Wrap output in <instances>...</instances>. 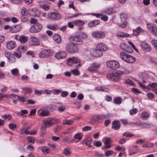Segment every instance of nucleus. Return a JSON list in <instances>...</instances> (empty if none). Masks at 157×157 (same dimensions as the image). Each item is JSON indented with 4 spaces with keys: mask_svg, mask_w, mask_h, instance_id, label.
<instances>
[{
    "mask_svg": "<svg viewBox=\"0 0 157 157\" xmlns=\"http://www.w3.org/2000/svg\"><path fill=\"white\" fill-rule=\"evenodd\" d=\"M2 117L5 120H7L10 121V120L12 118V116L10 114H9L8 115H4L2 116Z\"/></svg>",
    "mask_w": 157,
    "mask_h": 157,
    "instance_id": "nucleus-51",
    "label": "nucleus"
},
{
    "mask_svg": "<svg viewBox=\"0 0 157 157\" xmlns=\"http://www.w3.org/2000/svg\"><path fill=\"white\" fill-rule=\"evenodd\" d=\"M122 98L120 97L115 98L113 100V102L114 103L119 105L121 103Z\"/></svg>",
    "mask_w": 157,
    "mask_h": 157,
    "instance_id": "nucleus-41",
    "label": "nucleus"
},
{
    "mask_svg": "<svg viewBox=\"0 0 157 157\" xmlns=\"http://www.w3.org/2000/svg\"><path fill=\"white\" fill-rule=\"evenodd\" d=\"M147 88L148 90H151L157 94V84L156 83L153 82L149 84Z\"/></svg>",
    "mask_w": 157,
    "mask_h": 157,
    "instance_id": "nucleus-17",
    "label": "nucleus"
},
{
    "mask_svg": "<svg viewBox=\"0 0 157 157\" xmlns=\"http://www.w3.org/2000/svg\"><path fill=\"white\" fill-rule=\"evenodd\" d=\"M41 151L44 154H46L50 152V150L47 147H43L41 148Z\"/></svg>",
    "mask_w": 157,
    "mask_h": 157,
    "instance_id": "nucleus-39",
    "label": "nucleus"
},
{
    "mask_svg": "<svg viewBox=\"0 0 157 157\" xmlns=\"http://www.w3.org/2000/svg\"><path fill=\"white\" fill-rule=\"evenodd\" d=\"M7 55L6 56L7 57V59L11 63H14L15 62L16 59L13 56L9 57L10 53L9 52H6L5 54V55Z\"/></svg>",
    "mask_w": 157,
    "mask_h": 157,
    "instance_id": "nucleus-31",
    "label": "nucleus"
},
{
    "mask_svg": "<svg viewBox=\"0 0 157 157\" xmlns=\"http://www.w3.org/2000/svg\"><path fill=\"white\" fill-rule=\"evenodd\" d=\"M144 32L145 30L140 26L137 27L136 29L133 30V34L135 36H138L140 33Z\"/></svg>",
    "mask_w": 157,
    "mask_h": 157,
    "instance_id": "nucleus-20",
    "label": "nucleus"
},
{
    "mask_svg": "<svg viewBox=\"0 0 157 157\" xmlns=\"http://www.w3.org/2000/svg\"><path fill=\"white\" fill-rule=\"evenodd\" d=\"M16 46L15 42L13 41L8 42L6 44V47L9 49H12L14 48Z\"/></svg>",
    "mask_w": 157,
    "mask_h": 157,
    "instance_id": "nucleus-22",
    "label": "nucleus"
},
{
    "mask_svg": "<svg viewBox=\"0 0 157 157\" xmlns=\"http://www.w3.org/2000/svg\"><path fill=\"white\" fill-rule=\"evenodd\" d=\"M61 96L63 98L66 97L68 94V93L67 91H61Z\"/></svg>",
    "mask_w": 157,
    "mask_h": 157,
    "instance_id": "nucleus-62",
    "label": "nucleus"
},
{
    "mask_svg": "<svg viewBox=\"0 0 157 157\" xmlns=\"http://www.w3.org/2000/svg\"><path fill=\"white\" fill-rule=\"evenodd\" d=\"M99 63H94L91 64L87 68V70L90 72H94L98 69L100 66Z\"/></svg>",
    "mask_w": 157,
    "mask_h": 157,
    "instance_id": "nucleus-15",
    "label": "nucleus"
},
{
    "mask_svg": "<svg viewBox=\"0 0 157 157\" xmlns=\"http://www.w3.org/2000/svg\"><path fill=\"white\" fill-rule=\"evenodd\" d=\"M147 29L151 31V33L154 35H157V27L154 24L150 23H147L146 25Z\"/></svg>",
    "mask_w": 157,
    "mask_h": 157,
    "instance_id": "nucleus-8",
    "label": "nucleus"
},
{
    "mask_svg": "<svg viewBox=\"0 0 157 157\" xmlns=\"http://www.w3.org/2000/svg\"><path fill=\"white\" fill-rule=\"evenodd\" d=\"M40 6L45 10H48L49 9V6L46 4L44 2L40 1L39 2Z\"/></svg>",
    "mask_w": 157,
    "mask_h": 157,
    "instance_id": "nucleus-26",
    "label": "nucleus"
},
{
    "mask_svg": "<svg viewBox=\"0 0 157 157\" xmlns=\"http://www.w3.org/2000/svg\"><path fill=\"white\" fill-rule=\"evenodd\" d=\"M17 98L20 102H25V100L27 98L25 96H17Z\"/></svg>",
    "mask_w": 157,
    "mask_h": 157,
    "instance_id": "nucleus-49",
    "label": "nucleus"
},
{
    "mask_svg": "<svg viewBox=\"0 0 157 157\" xmlns=\"http://www.w3.org/2000/svg\"><path fill=\"white\" fill-rule=\"evenodd\" d=\"M47 27L48 29L53 30H56L58 29V25L56 24L47 25Z\"/></svg>",
    "mask_w": 157,
    "mask_h": 157,
    "instance_id": "nucleus-28",
    "label": "nucleus"
},
{
    "mask_svg": "<svg viewBox=\"0 0 157 157\" xmlns=\"http://www.w3.org/2000/svg\"><path fill=\"white\" fill-rule=\"evenodd\" d=\"M151 43L155 49L157 50V40L155 39L152 40L151 41Z\"/></svg>",
    "mask_w": 157,
    "mask_h": 157,
    "instance_id": "nucleus-56",
    "label": "nucleus"
},
{
    "mask_svg": "<svg viewBox=\"0 0 157 157\" xmlns=\"http://www.w3.org/2000/svg\"><path fill=\"white\" fill-rule=\"evenodd\" d=\"M10 1L12 3L16 4H20L22 1V0H10Z\"/></svg>",
    "mask_w": 157,
    "mask_h": 157,
    "instance_id": "nucleus-63",
    "label": "nucleus"
},
{
    "mask_svg": "<svg viewBox=\"0 0 157 157\" xmlns=\"http://www.w3.org/2000/svg\"><path fill=\"white\" fill-rule=\"evenodd\" d=\"M137 112V110L136 109H132L130 110L129 113L131 115H133Z\"/></svg>",
    "mask_w": 157,
    "mask_h": 157,
    "instance_id": "nucleus-60",
    "label": "nucleus"
},
{
    "mask_svg": "<svg viewBox=\"0 0 157 157\" xmlns=\"http://www.w3.org/2000/svg\"><path fill=\"white\" fill-rule=\"evenodd\" d=\"M140 46L143 51L145 52H150L151 50L150 45L144 41L140 42Z\"/></svg>",
    "mask_w": 157,
    "mask_h": 157,
    "instance_id": "nucleus-9",
    "label": "nucleus"
},
{
    "mask_svg": "<svg viewBox=\"0 0 157 157\" xmlns=\"http://www.w3.org/2000/svg\"><path fill=\"white\" fill-rule=\"evenodd\" d=\"M113 8H110L108 9L105 11L106 13L108 15H110L113 13Z\"/></svg>",
    "mask_w": 157,
    "mask_h": 157,
    "instance_id": "nucleus-57",
    "label": "nucleus"
},
{
    "mask_svg": "<svg viewBox=\"0 0 157 157\" xmlns=\"http://www.w3.org/2000/svg\"><path fill=\"white\" fill-rule=\"evenodd\" d=\"M125 51L129 53H132L133 52L132 49L128 45Z\"/></svg>",
    "mask_w": 157,
    "mask_h": 157,
    "instance_id": "nucleus-61",
    "label": "nucleus"
},
{
    "mask_svg": "<svg viewBox=\"0 0 157 157\" xmlns=\"http://www.w3.org/2000/svg\"><path fill=\"white\" fill-rule=\"evenodd\" d=\"M27 140L28 142L34 143L35 142L34 138L31 136H29L27 138Z\"/></svg>",
    "mask_w": 157,
    "mask_h": 157,
    "instance_id": "nucleus-64",
    "label": "nucleus"
},
{
    "mask_svg": "<svg viewBox=\"0 0 157 157\" xmlns=\"http://www.w3.org/2000/svg\"><path fill=\"white\" fill-rule=\"evenodd\" d=\"M82 138V136L80 133H77L75 134L74 136L75 139H77L80 140Z\"/></svg>",
    "mask_w": 157,
    "mask_h": 157,
    "instance_id": "nucleus-47",
    "label": "nucleus"
},
{
    "mask_svg": "<svg viewBox=\"0 0 157 157\" xmlns=\"http://www.w3.org/2000/svg\"><path fill=\"white\" fill-rule=\"evenodd\" d=\"M63 153L66 156L70 155L71 154L70 149L69 148H65L63 151Z\"/></svg>",
    "mask_w": 157,
    "mask_h": 157,
    "instance_id": "nucleus-40",
    "label": "nucleus"
},
{
    "mask_svg": "<svg viewBox=\"0 0 157 157\" xmlns=\"http://www.w3.org/2000/svg\"><path fill=\"white\" fill-rule=\"evenodd\" d=\"M92 138H86L85 139L81 141V143L82 144H85L86 146L89 147H91V144L92 142Z\"/></svg>",
    "mask_w": 157,
    "mask_h": 157,
    "instance_id": "nucleus-25",
    "label": "nucleus"
},
{
    "mask_svg": "<svg viewBox=\"0 0 157 157\" xmlns=\"http://www.w3.org/2000/svg\"><path fill=\"white\" fill-rule=\"evenodd\" d=\"M79 36L80 37H81L82 39H86L87 37V34L86 33L83 32L79 34Z\"/></svg>",
    "mask_w": 157,
    "mask_h": 157,
    "instance_id": "nucleus-58",
    "label": "nucleus"
},
{
    "mask_svg": "<svg viewBox=\"0 0 157 157\" xmlns=\"http://www.w3.org/2000/svg\"><path fill=\"white\" fill-rule=\"evenodd\" d=\"M92 35L94 37L100 39L103 38L105 36V33L101 31H94L92 33Z\"/></svg>",
    "mask_w": 157,
    "mask_h": 157,
    "instance_id": "nucleus-14",
    "label": "nucleus"
},
{
    "mask_svg": "<svg viewBox=\"0 0 157 157\" xmlns=\"http://www.w3.org/2000/svg\"><path fill=\"white\" fill-rule=\"evenodd\" d=\"M28 38L27 37L22 35L20 36L19 41L22 43H25L28 40Z\"/></svg>",
    "mask_w": 157,
    "mask_h": 157,
    "instance_id": "nucleus-42",
    "label": "nucleus"
},
{
    "mask_svg": "<svg viewBox=\"0 0 157 157\" xmlns=\"http://www.w3.org/2000/svg\"><path fill=\"white\" fill-rule=\"evenodd\" d=\"M20 112L17 113V115L18 116H22L23 114H27L28 113L27 110L26 109L21 110Z\"/></svg>",
    "mask_w": 157,
    "mask_h": 157,
    "instance_id": "nucleus-50",
    "label": "nucleus"
},
{
    "mask_svg": "<svg viewBox=\"0 0 157 157\" xmlns=\"http://www.w3.org/2000/svg\"><path fill=\"white\" fill-rule=\"evenodd\" d=\"M133 124L135 125V126L139 127H148L147 124L145 123H143L140 121L138 122L134 123Z\"/></svg>",
    "mask_w": 157,
    "mask_h": 157,
    "instance_id": "nucleus-33",
    "label": "nucleus"
},
{
    "mask_svg": "<svg viewBox=\"0 0 157 157\" xmlns=\"http://www.w3.org/2000/svg\"><path fill=\"white\" fill-rule=\"evenodd\" d=\"M75 64V67H78L81 66L80 60L75 57H72L69 58L67 60V64L70 67H74Z\"/></svg>",
    "mask_w": 157,
    "mask_h": 157,
    "instance_id": "nucleus-2",
    "label": "nucleus"
},
{
    "mask_svg": "<svg viewBox=\"0 0 157 157\" xmlns=\"http://www.w3.org/2000/svg\"><path fill=\"white\" fill-rule=\"evenodd\" d=\"M62 141L64 142L70 144L73 143L74 142V140L67 136H65L62 139Z\"/></svg>",
    "mask_w": 157,
    "mask_h": 157,
    "instance_id": "nucleus-34",
    "label": "nucleus"
},
{
    "mask_svg": "<svg viewBox=\"0 0 157 157\" xmlns=\"http://www.w3.org/2000/svg\"><path fill=\"white\" fill-rule=\"evenodd\" d=\"M48 36L45 35H43L39 37V40L42 42H45L47 41Z\"/></svg>",
    "mask_w": 157,
    "mask_h": 157,
    "instance_id": "nucleus-45",
    "label": "nucleus"
},
{
    "mask_svg": "<svg viewBox=\"0 0 157 157\" xmlns=\"http://www.w3.org/2000/svg\"><path fill=\"white\" fill-rule=\"evenodd\" d=\"M21 28V25H16L10 29V31L12 33H16L20 31Z\"/></svg>",
    "mask_w": 157,
    "mask_h": 157,
    "instance_id": "nucleus-21",
    "label": "nucleus"
},
{
    "mask_svg": "<svg viewBox=\"0 0 157 157\" xmlns=\"http://www.w3.org/2000/svg\"><path fill=\"white\" fill-rule=\"evenodd\" d=\"M113 152L112 150H106L105 152V155L106 156H109L113 154Z\"/></svg>",
    "mask_w": 157,
    "mask_h": 157,
    "instance_id": "nucleus-52",
    "label": "nucleus"
},
{
    "mask_svg": "<svg viewBox=\"0 0 157 157\" xmlns=\"http://www.w3.org/2000/svg\"><path fill=\"white\" fill-rule=\"evenodd\" d=\"M53 54V52L51 50L44 49L40 52L39 56L40 58H47L52 56Z\"/></svg>",
    "mask_w": 157,
    "mask_h": 157,
    "instance_id": "nucleus-5",
    "label": "nucleus"
},
{
    "mask_svg": "<svg viewBox=\"0 0 157 157\" xmlns=\"http://www.w3.org/2000/svg\"><path fill=\"white\" fill-rule=\"evenodd\" d=\"M37 133L36 131L35 130H33L31 131H25V133L26 135H34Z\"/></svg>",
    "mask_w": 157,
    "mask_h": 157,
    "instance_id": "nucleus-48",
    "label": "nucleus"
},
{
    "mask_svg": "<svg viewBox=\"0 0 157 157\" xmlns=\"http://www.w3.org/2000/svg\"><path fill=\"white\" fill-rule=\"evenodd\" d=\"M66 48L67 51L70 54L77 52L79 50L78 48L72 43H67L66 45Z\"/></svg>",
    "mask_w": 157,
    "mask_h": 157,
    "instance_id": "nucleus-4",
    "label": "nucleus"
},
{
    "mask_svg": "<svg viewBox=\"0 0 157 157\" xmlns=\"http://www.w3.org/2000/svg\"><path fill=\"white\" fill-rule=\"evenodd\" d=\"M122 71L119 70L117 71H110L109 73L106 75L107 78L117 82L121 80V76L122 75Z\"/></svg>",
    "mask_w": 157,
    "mask_h": 157,
    "instance_id": "nucleus-1",
    "label": "nucleus"
},
{
    "mask_svg": "<svg viewBox=\"0 0 157 157\" xmlns=\"http://www.w3.org/2000/svg\"><path fill=\"white\" fill-rule=\"evenodd\" d=\"M30 11V14L33 16L37 17L39 15L40 12L37 10L33 9H31Z\"/></svg>",
    "mask_w": 157,
    "mask_h": 157,
    "instance_id": "nucleus-24",
    "label": "nucleus"
},
{
    "mask_svg": "<svg viewBox=\"0 0 157 157\" xmlns=\"http://www.w3.org/2000/svg\"><path fill=\"white\" fill-rule=\"evenodd\" d=\"M91 55L94 57H101L102 55V52L97 49H93L91 51Z\"/></svg>",
    "mask_w": 157,
    "mask_h": 157,
    "instance_id": "nucleus-16",
    "label": "nucleus"
},
{
    "mask_svg": "<svg viewBox=\"0 0 157 157\" xmlns=\"http://www.w3.org/2000/svg\"><path fill=\"white\" fill-rule=\"evenodd\" d=\"M11 72L13 75L17 76L19 74V70L18 69L15 68L12 69L11 70Z\"/></svg>",
    "mask_w": 157,
    "mask_h": 157,
    "instance_id": "nucleus-46",
    "label": "nucleus"
},
{
    "mask_svg": "<svg viewBox=\"0 0 157 157\" xmlns=\"http://www.w3.org/2000/svg\"><path fill=\"white\" fill-rule=\"evenodd\" d=\"M95 89L97 90L104 91L105 92H108L109 91V89L103 87H96L95 88Z\"/></svg>",
    "mask_w": 157,
    "mask_h": 157,
    "instance_id": "nucleus-38",
    "label": "nucleus"
},
{
    "mask_svg": "<svg viewBox=\"0 0 157 157\" xmlns=\"http://www.w3.org/2000/svg\"><path fill=\"white\" fill-rule=\"evenodd\" d=\"M128 45L125 43H121L120 45V47L123 50L125 51Z\"/></svg>",
    "mask_w": 157,
    "mask_h": 157,
    "instance_id": "nucleus-54",
    "label": "nucleus"
},
{
    "mask_svg": "<svg viewBox=\"0 0 157 157\" xmlns=\"http://www.w3.org/2000/svg\"><path fill=\"white\" fill-rule=\"evenodd\" d=\"M67 54L65 51H60L57 52L55 55V57L58 59H62L65 58Z\"/></svg>",
    "mask_w": 157,
    "mask_h": 157,
    "instance_id": "nucleus-13",
    "label": "nucleus"
},
{
    "mask_svg": "<svg viewBox=\"0 0 157 157\" xmlns=\"http://www.w3.org/2000/svg\"><path fill=\"white\" fill-rule=\"evenodd\" d=\"M125 83L130 86H134V83L130 79H128L125 81Z\"/></svg>",
    "mask_w": 157,
    "mask_h": 157,
    "instance_id": "nucleus-55",
    "label": "nucleus"
},
{
    "mask_svg": "<svg viewBox=\"0 0 157 157\" xmlns=\"http://www.w3.org/2000/svg\"><path fill=\"white\" fill-rule=\"evenodd\" d=\"M22 89L25 93H30L32 92V89L30 88H23Z\"/></svg>",
    "mask_w": 157,
    "mask_h": 157,
    "instance_id": "nucleus-53",
    "label": "nucleus"
},
{
    "mask_svg": "<svg viewBox=\"0 0 157 157\" xmlns=\"http://www.w3.org/2000/svg\"><path fill=\"white\" fill-rule=\"evenodd\" d=\"M112 128H120L121 125L119 121L115 120L112 122Z\"/></svg>",
    "mask_w": 157,
    "mask_h": 157,
    "instance_id": "nucleus-36",
    "label": "nucleus"
},
{
    "mask_svg": "<svg viewBox=\"0 0 157 157\" xmlns=\"http://www.w3.org/2000/svg\"><path fill=\"white\" fill-rule=\"evenodd\" d=\"M111 142V140L110 138H107L105 139L104 142V144H105V148H109L111 147V145L110 144Z\"/></svg>",
    "mask_w": 157,
    "mask_h": 157,
    "instance_id": "nucleus-23",
    "label": "nucleus"
},
{
    "mask_svg": "<svg viewBox=\"0 0 157 157\" xmlns=\"http://www.w3.org/2000/svg\"><path fill=\"white\" fill-rule=\"evenodd\" d=\"M120 56L122 60L128 63H132L136 60L134 57L124 52H120Z\"/></svg>",
    "mask_w": 157,
    "mask_h": 157,
    "instance_id": "nucleus-3",
    "label": "nucleus"
},
{
    "mask_svg": "<svg viewBox=\"0 0 157 157\" xmlns=\"http://www.w3.org/2000/svg\"><path fill=\"white\" fill-rule=\"evenodd\" d=\"M57 119L52 118L44 121L43 124L45 127H51L57 122Z\"/></svg>",
    "mask_w": 157,
    "mask_h": 157,
    "instance_id": "nucleus-12",
    "label": "nucleus"
},
{
    "mask_svg": "<svg viewBox=\"0 0 157 157\" xmlns=\"http://www.w3.org/2000/svg\"><path fill=\"white\" fill-rule=\"evenodd\" d=\"M73 23L76 26H81L85 24V22L81 20H77L73 21Z\"/></svg>",
    "mask_w": 157,
    "mask_h": 157,
    "instance_id": "nucleus-30",
    "label": "nucleus"
},
{
    "mask_svg": "<svg viewBox=\"0 0 157 157\" xmlns=\"http://www.w3.org/2000/svg\"><path fill=\"white\" fill-rule=\"evenodd\" d=\"M42 28V26L40 24L36 23L31 27L29 31L32 33H36L40 31Z\"/></svg>",
    "mask_w": 157,
    "mask_h": 157,
    "instance_id": "nucleus-7",
    "label": "nucleus"
},
{
    "mask_svg": "<svg viewBox=\"0 0 157 157\" xmlns=\"http://www.w3.org/2000/svg\"><path fill=\"white\" fill-rule=\"evenodd\" d=\"M117 36L121 37H128L130 35L125 33L122 32H118L117 34Z\"/></svg>",
    "mask_w": 157,
    "mask_h": 157,
    "instance_id": "nucleus-29",
    "label": "nucleus"
},
{
    "mask_svg": "<svg viewBox=\"0 0 157 157\" xmlns=\"http://www.w3.org/2000/svg\"><path fill=\"white\" fill-rule=\"evenodd\" d=\"M41 110L42 111L40 113L41 116L43 117L47 116L49 115V113L48 111L43 110L42 108L41 109Z\"/></svg>",
    "mask_w": 157,
    "mask_h": 157,
    "instance_id": "nucleus-43",
    "label": "nucleus"
},
{
    "mask_svg": "<svg viewBox=\"0 0 157 157\" xmlns=\"http://www.w3.org/2000/svg\"><path fill=\"white\" fill-rule=\"evenodd\" d=\"M72 73L74 75L78 76L79 75L78 71L77 69H74L71 71Z\"/></svg>",
    "mask_w": 157,
    "mask_h": 157,
    "instance_id": "nucleus-59",
    "label": "nucleus"
},
{
    "mask_svg": "<svg viewBox=\"0 0 157 157\" xmlns=\"http://www.w3.org/2000/svg\"><path fill=\"white\" fill-rule=\"evenodd\" d=\"M48 18L52 21H58L61 17V15L58 13L51 12L48 14Z\"/></svg>",
    "mask_w": 157,
    "mask_h": 157,
    "instance_id": "nucleus-6",
    "label": "nucleus"
},
{
    "mask_svg": "<svg viewBox=\"0 0 157 157\" xmlns=\"http://www.w3.org/2000/svg\"><path fill=\"white\" fill-rule=\"evenodd\" d=\"M29 43L30 45L36 46L39 45V40L34 36H31L29 39Z\"/></svg>",
    "mask_w": 157,
    "mask_h": 157,
    "instance_id": "nucleus-18",
    "label": "nucleus"
},
{
    "mask_svg": "<svg viewBox=\"0 0 157 157\" xmlns=\"http://www.w3.org/2000/svg\"><path fill=\"white\" fill-rule=\"evenodd\" d=\"M69 39L70 41L75 44L79 45L82 44V41L79 35L71 36Z\"/></svg>",
    "mask_w": 157,
    "mask_h": 157,
    "instance_id": "nucleus-11",
    "label": "nucleus"
},
{
    "mask_svg": "<svg viewBox=\"0 0 157 157\" xmlns=\"http://www.w3.org/2000/svg\"><path fill=\"white\" fill-rule=\"evenodd\" d=\"M106 64L107 67L110 68L117 69L120 67L119 63L115 60L109 61Z\"/></svg>",
    "mask_w": 157,
    "mask_h": 157,
    "instance_id": "nucleus-10",
    "label": "nucleus"
},
{
    "mask_svg": "<svg viewBox=\"0 0 157 157\" xmlns=\"http://www.w3.org/2000/svg\"><path fill=\"white\" fill-rule=\"evenodd\" d=\"M149 117V115L148 113L146 112H143L141 114V117L142 119L143 120H146Z\"/></svg>",
    "mask_w": 157,
    "mask_h": 157,
    "instance_id": "nucleus-37",
    "label": "nucleus"
},
{
    "mask_svg": "<svg viewBox=\"0 0 157 157\" xmlns=\"http://www.w3.org/2000/svg\"><path fill=\"white\" fill-rule=\"evenodd\" d=\"M17 51L20 53H24L26 51V47L23 46H20L18 48Z\"/></svg>",
    "mask_w": 157,
    "mask_h": 157,
    "instance_id": "nucleus-35",
    "label": "nucleus"
},
{
    "mask_svg": "<svg viewBox=\"0 0 157 157\" xmlns=\"http://www.w3.org/2000/svg\"><path fill=\"white\" fill-rule=\"evenodd\" d=\"M97 47V49L100 50L102 52V51H107L108 49V48L107 45L103 43H98Z\"/></svg>",
    "mask_w": 157,
    "mask_h": 157,
    "instance_id": "nucleus-19",
    "label": "nucleus"
},
{
    "mask_svg": "<svg viewBox=\"0 0 157 157\" xmlns=\"http://www.w3.org/2000/svg\"><path fill=\"white\" fill-rule=\"evenodd\" d=\"M99 23V21L98 20H96L89 22L88 25L89 27H92L98 25Z\"/></svg>",
    "mask_w": 157,
    "mask_h": 157,
    "instance_id": "nucleus-32",
    "label": "nucleus"
},
{
    "mask_svg": "<svg viewBox=\"0 0 157 157\" xmlns=\"http://www.w3.org/2000/svg\"><path fill=\"white\" fill-rule=\"evenodd\" d=\"M74 122V121L73 120H67L63 121V124H67V125H70L72 124Z\"/></svg>",
    "mask_w": 157,
    "mask_h": 157,
    "instance_id": "nucleus-44",
    "label": "nucleus"
},
{
    "mask_svg": "<svg viewBox=\"0 0 157 157\" xmlns=\"http://www.w3.org/2000/svg\"><path fill=\"white\" fill-rule=\"evenodd\" d=\"M53 38L54 41L57 44H59L61 42L60 36L58 34H54L53 36Z\"/></svg>",
    "mask_w": 157,
    "mask_h": 157,
    "instance_id": "nucleus-27",
    "label": "nucleus"
}]
</instances>
